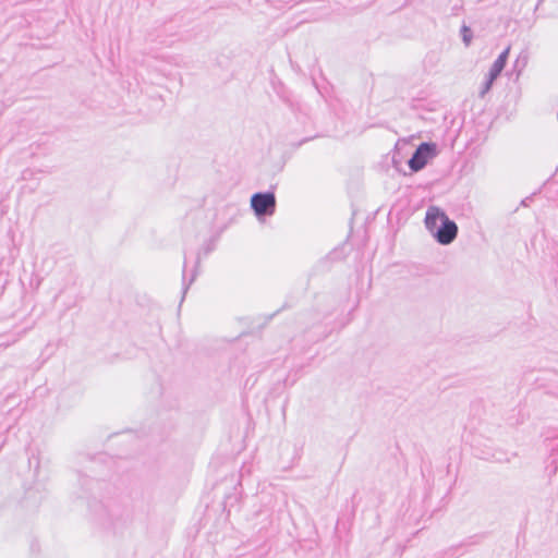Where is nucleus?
<instances>
[{
  "instance_id": "obj_1",
  "label": "nucleus",
  "mask_w": 558,
  "mask_h": 558,
  "mask_svg": "<svg viewBox=\"0 0 558 558\" xmlns=\"http://www.w3.org/2000/svg\"><path fill=\"white\" fill-rule=\"evenodd\" d=\"M436 155L437 145L435 143H421L409 159L408 165L412 171L417 172L422 170L430 159L435 158Z\"/></svg>"
},
{
  "instance_id": "obj_2",
  "label": "nucleus",
  "mask_w": 558,
  "mask_h": 558,
  "mask_svg": "<svg viewBox=\"0 0 558 558\" xmlns=\"http://www.w3.org/2000/svg\"><path fill=\"white\" fill-rule=\"evenodd\" d=\"M251 206L257 217L271 216L276 210V196L272 192L255 193Z\"/></svg>"
},
{
  "instance_id": "obj_3",
  "label": "nucleus",
  "mask_w": 558,
  "mask_h": 558,
  "mask_svg": "<svg viewBox=\"0 0 558 558\" xmlns=\"http://www.w3.org/2000/svg\"><path fill=\"white\" fill-rule=\"evenodd\" d=\"M433 235L439 244L448 245L456 240L458 235V226L453 220L446 216Z\"/></svg>"
},
{
  "instance_id": "obj_4",
  "label": "nucleus",
  "mask_w": 558,
  "mask_h": 558,
  "mask_svg": "<svg viewBox=\"0 0 558 558\" xmlns=\"http://www.w3.org/2000/svg\"><path fill=\"white\" fill-rule=\"evenodd\" d=\"M446 213L436 206H430L425 216V227L434 234L436 229L439 227L442 219L446 217Z\"/></svg>"
},
{
  "instance_id": "obj_5",
  "label": "nucleus",
  "mask_w": 558,
  "mask_h": 558,
  "mask_svg": "<svg viewBox=\"0 0 558 558\" xmlns=\"http://www.w3.org/2000/svg\"><path fill=\"white\" fill-rule=\"evenodd\" d=\"M509 54V47L506 48L492 64L487 75L497 78L504 70Z\"/></svg>"
},
{
  "instance_id": "obj_6",
  "label": "nucleus",
  "mask_w": 558,
  "mask_h": 558,
  "mask_svg": "<svg viewBox=\"0 0 558 558\" xmlns=\"http://www.w3.org/2000/svg\"><path fill=\"white\" fill-rule=\"evenodd\" d=\"M496 78H493L492 76L486 75V78H485V81L482 84V87L480 89V97L483 98L490 90Z\"/></svg>"
},
{
  "instance_id": "obj_7",
  "label": "nucleus",
  "mask_w": 558,
  "mask_h": 558,
  "mask_svg": "<svg viewBox=\"0 0 558 558\" xmlns=\"http://www.w3.org/2000/svg\"><path fill=\"white\" fill-rule=\"evenodd\" d=\"M185 268H186V262H184V266H183V284H182V293H183V296L185 295V293L187 292L190 286L192 284V282L195 280V277H196V270L193 272L190 281L186 283L185 281Z\"/></svg>"
},
{
  "instance_id": "obj_8",
  "label": "nucleus",
  "mask_w": 558,
  "mask_h": 558,
  "mask_svg": "<svg viewBox=\"0 0 558 558\" xmlns=\"http://www.w3.org/2000/svg\"><path fill=\"white\" fill-rule=\"evenodd\" d=\"M460 35H471V28L463 24L460 28Z\"/></svg>"
},
{
  "instance_id": "obj_9",
  "label": "nucleus",
  "mask_w": 558,
  "mask_h": 558,
  "mask_svg": "<svg viewBox=\"0 0 558 558\" xmlns=\"http://www.w3.org/2000/svg\"><path fill=\"white\" fill-rule=\"evenodd\" d=\"M465 47H469L472 43L473 37H462Z\"/></svg>"
},
{
  "instance_id": "obj_10",
  "label": "nucleus",
  "mask_w": 558,
  "mask_h": 558,
  "mask_svg": "<svg viewBox=\"0 0 558 558\" xmlns=\"http://www.w3.org/2000/svg\"><path fill=\"white\" fill-rule=\"evenodd\" d=\"M532 197H525L522 202H521V205L522 206H527L531 202Z\"/></svg>"
},
{
  "instance_id": "obj_11",
  "label": "nucleus",
  "mask_w": 558,
  "mask_h": 558,
  "mask_svg": "<svg viewBox=\"0 0 558 558\" xmlns=\"http://www.w3.org/2000/svg\"><path fill=\"white\" fill-rule=\"evenodd\" d=\"M369 5H371V3L362 5V7H357L355 12H362L363 10L367 9Z\"/></svg>"
}]
</instances>
